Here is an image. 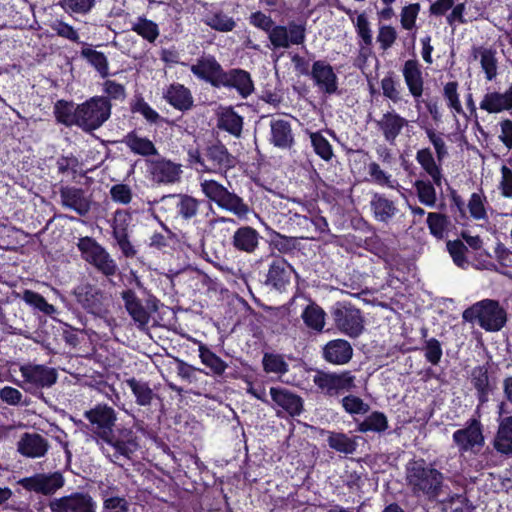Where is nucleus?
Segmentation results:
<instances>
[{
	"instance_id": "nucleus-1",
	"label": "nucleus",
	"mask_w": 512,
	"mask_h": 512,
	"mask_svg": "<svg viewBox=\"0 0 512 512\" xmlns=\"http://www.w3.org/2000/svg\"><path fill=\"white\" fill-rule=\"evenodd\" d=\"M84 416L92 425L93 432L103 442L101 449L110 461L123 467L125 461L131 460L139 448L138 437L132 428L121 427L114 430L117 415L112 407L98 404L85 411Z\"/></svg>"
},
{
	"instance_id": "nucleus-2",
	"label": "nucleus",
	"mask_w": 512,
	"mask_h": 512,
	"mask_svg": "<svg viewBox=\"0 0 512 512\" xmlns=\"http://www.w3.org/2000/svg\"><path fill=\"white\" fill-rule=\"evenodd\" d=\"M406 482L414 496L433 501L442 493L444 475L423 459L414 460L406 466Z\"/></svg>"
},
{
	"instance_id": "nucleus-3",
	"label": "nucleus",
	"mask_w": 512,
	"mask_h": 512,
	"mask_svg": "<svg viewBox=\"0 0 512 512\" xmlns=\"http://www.w3.org/2000/svg\"><path fill=\"white\" fill-rule=\"evenodd\" d=\"M249 19L252 25L267 32L275 50L288 49L291 45H300L305 41L306 28L303 24L291 21L287 26L274 25L273 19L260 11L252 13Z\"/></svg>"
},
{
	"instance_id": "nucleus-4",
	"label": "nucleus",
	"mask_w": 512,
	"mask_h": 512,
	"mask_svg": "<svg viewBox=\"0 0 512 512\" xmlns=\"http://www.w3.org/2000/svg\"><path fill=\"white\" fill-rule=\"evenodd\" d=\"M463 319L477 322L487 331H499L506 323V312L495 300H482L463 312Z\"/></svg>"
},
{
	"instance_id": "nucleus-5",
	"label": "nucleus",
	"mask_w": 512,
	"mask_h": 512,
	"mask_svg": "<svg viewBox=\"0 0 512 512\" xmlns=\"http://www.w3.org/2000/svg\"><path fill=\"white\" fill-rule=\"evenodd\" d=\"M201 191L218 207L233 213L238 218L244 219L250 213L249 206L237 194L230 192L226 187L215 180H203L200 183Z\"/></svg>"
},
{
	"instance_id": "nucleus-6",
	"label": "nucleus",
	"mask_w": 512,
	"mask_h": 512,
	"mask_svg": "<svg viewBox=\"0 0 512 512\" xmlns=\"http://www.w3.org/2000/svg\"><path fill=\"white\" fill-rule=\"evenodd\" d=\"M82 258L93 265L100 273L109 277L117 273L118 266L104 247L91 237L79 239L77 244Z\"/></svg>"
},
{
	"instance_id": "nucleus-7",
	"label": "nucleus",
	"mask_w": 512,
	"mask_h": 512,
	"mask_svg": "<svg viewBox=\"0 0 512 512\" xmlns=\"http://www.w3.org/2000/svg\"><path fill=\"white\" fill-rule=\"evenodd\" d=\"M111 105L104 97H95L78 105V126L85 131L99 128L110 116Z\"/></svg>"
},
{
	"instance_id": "nucleus-8",
	"label": "nucleus",
	"mask_w": 512,
	"mask_h": 512,
	"mask_svg": "<svg viewBox=\"0 0 512 512\" xmlns=\"http://www.w3.org/2000/svg\"><path fill=\"white\" fill-rule=\"evenodd\" d=\"M355 376L350 371L341 373L317 371L313 383L318 391L326 396L334 397L355 388Z\"/></svg>"
},
{
	"instance_id": "nucleus-9",
	"label": "nucleus",
	"mask_w": 512,
	"mask_h": 512,
	"mask_svg": "<svg viewBox=\"0 0 512 512\" xmlns=\"http://www.w3.org/2000/svg\"><path fill=\"white\" fill-rule=\"evenodd\" d=\"M335 326L350 337H358L364 330L361 311L347 303H336L331 311Z\"/></svg>"
},
{
	"instance_id": "nucleus-10",
	"label": "nucleus",
	"mask_w": 512,
	"mask_h": 512,
	"mask_svg": "<svg viewBox=\"0 0 512 512\" xmlns=\"http://www.w3.org/2000/svg\"><path fill=\"white\" fill-rule=\"evenodd\" d=\"M20 372L23 381L18 385L29 392L34 389L49 388L56 383L58 378L54 368L39 364L22 365Z\"/></svg>"
},
{
	"instance_id": "nucleus-11",
	"label": "nucleus",
	"mask_w": 512,
	"mask_h": 512,
	"mask_svg": "<svg viewBox=\"0 0 512 512\" xmlns=\"http://www.w3.org/2000/svg\"><path fill=\"white\" fill-rule=\"evenodd\" d=\"M453 441L461 454L479 453L485 444L481 422L476 418L470 419L464 428L453 433Z\"/></svg>"
},
{
	"instance_id": "nucleus-12",
	"label": "nucleus",
	"mask_w": 512,
	"mask_h": 512,
	"mask_svg": "<svg viewBox=\"0 0 512 512\" xmlns=\"http://www.w3.org/2000/svg\"><path fill=\"white\" fill-rule=\"evenodd\" d=\"M18 484L26 491L50 496L55 494L64 486L65 479L62 473L58 471L51 473H37L33 476L20 479Z\"/></svg>"
},
{
	"instance_id": "nucleus-13",
	"label": "nucleus",
	"mask_w": 512,
	"mask_h": 512,
	"mask_svg": "<svg viewBox=\"0 0 512 512\" xmlns=\"http://www.w3.org/2000/svg\"><path fill=\"white\" fill-rule=\"evenodd\" d=\"M121 298L124 301V306L128 314L139 328L144 329L150 320V313L147 309L157 311L158 300L154 296H149L146 300V308L132 289L123 290L121 292Z\"/></svg>"
},
{
	"instance_id": "nucleus-14",
	"label": "nucleus",
	"mask_w": 512,
	"mask_h": 512,
	"mask_svg": "<svg viewBox=\"0 0 512 512\" xmlns=\"http://www.w3.org/2000/svg\"><path fill=\"white\" fill-rule=\"evenodd\" d=\"M48 506L52 512H96L97 508L92 496L85 492L54 498Z\"/></svg>"
},
{
	"instance_id": "nucleus-15",
	"label": "nucleus",
	"mask_w": 512,
	"mask_h": 512,
	"mask_svg": "<svg viewBox=\"0 0 512 512\" xmlns=\"http://www.w3.org/2000/svg\"><path fill=\"white\" fill-rule=\"evenodd\" d=\"M151 179L158 184H174L179 182L182 175L181 164L161 158L149 161Z\"/></svg>"
},
{
	"instance_id": "nucleus-16",
	"label": "nucleus",
	"mask_w": 512,
	"mask_h": 512,
	"mask_svg": "<svg viewBox=\"0 0 512 512\" xmlns=\"http://www.w3.org/2000/svg\"><path fill=\"white\" fill-rule=\"evenodd\" d=\"M310 76L320 92L332 95L338 91V77L333 67L327 62L323 60L315 61Z\"/></svg>"
},
{
	"instance_id": "nucleus-17",
	"label": "nucleus",
	"mask_w": 512,
	"mask_h": 512,
	"mask_svg": "<svg viewBox=\"0 0 512 512\" xmlns=\"http://www.w3.org/2000/svg\"><path fill=\"white\" fill-rule=\"evenodd\" d=\"M294 268L282 257L274 259L269 265L265 283L278 291L285 290L290 284Z\"/></svg>"
},
{
	"instance_id": "nucleus-18",
	"label": "nucleus",
	"mask_w": 512,
	"mask_h": 512,
	"mask_svg": "<svg viewBox=\"0 0 512 512\" xmlns=\"http://www.w3.org/2000/svg\"><path fill=\"white\" fill-rule=\"evenodd\" d=\"M73 294L77 302L89 313L97 314L103 307V292L90 283L75 287Z\"/></svg>"
},
{
	"instance_id": "nucleus-19",
	"label": "nucleus",
	"mask_w": 512,
	"mask_h": 512,
	"mask_svg": "<svg viewBox=\"0 0 512 512\" xmlns=\"http://www.w3.org/2000/svg\"><path fill=\"white\" fill-rule=\"evenodd\" d=\"M49 442L38 433H24L17 442V451L27 458L44 457L49 450Z\"/></svg>"
},
{
	"instance_id": "nucleus-20",
	"label": "nucleus",
	"mask_w": 512,
	"mask_h": 512,
	"mask_svg": "<svg viewBox=\"0 0 512 512\" xmlns=\"http://www.w3.org/2000/svg\"><path fill=\"white\" fill-rule=\"evenodd\" d=\"M191 72L215 87L223 83L224 71L213 57H202L191 66Z\"/></svg>"
},
{
	"instance_id": "nucleus-21",
	"label": "nucleus",
	"mask_w": 512,
	"mask_h": 512,
	"mask_svg": "<svg viewBox=\"0 0 512 512\" xmlns=\"http://www.w3.org/2000/svg\"><path fill=\"white\" fill-rule=\"evenodd\" d=\"M59 192L64 207L74 210L80 216H85L90 211L91 202L82 189L65 186Z\"/></svg>"
},
{
	"instance_id": "nucleus-22",
	"label": "nucleus",
	"mask_w": 512,
	"mask_h": 512,
	"mask_svg": "<svg viewBox=\"0 0 512 512\" xmlns=\"http://www.w3.org/2000/svg\"><path fill=\"white\" fill-rule=\"evenodd\" d=\"M376 124L384 139L390 144H394L402 129L408 125V120L395 111H387Z\"/></svg>"
},
{
	"instance_id": "nucleus-23",
	"label": "nucleus",
	"mask_w": 512,
	"mask_h": 512,
	"mask_svg": "<svg viewBox=\"0 0 512 512\" xmlns=\"http://www.w3.org/2000/svg\"><path fill=\"white\" fill-rule=\"evenodd\" d=\"M352 355L353 348L344 339L331 340L323 347V358L331 364H346L351 360Z\"/></svg>"
},
{
	"instance_id": "nucleus-24",
	"label": "nucleus",
	"mask_w": 512,
	"mask_h": 512,
	"mask_svg": "<svg viewBox=\"0 0 512 512\" xmlns=\"http://www.w3.org/2000/svg\"><path fill=\"white\" fill-rule=\"evenodd\" d=\"M405 83L409 92L415 98L416 102L423 94V77L420 65L416 60H407L402 69Z\"/></svg>"
},
{
	"instance_id": "nucleus-25",
	"label": "nucleus",
	"mask_w": 512,
	"mask_h": 512,
	"mask_svg": "<svg viewBox=\"0 0 512 512\" xmlns=\"http://www.w3.org/2000/svg\"><path fill=\"white\" fill-rule=\"evenodd\" d=\"M272 400L281 408H283L289 415H299L303 409V401L298 395L288 391L285 388L270 389Z\"/></svg>"
},
{
	"instance_id": "nucleus-26",
	"label": "nucleus",
	"mask_w": 512,
	"mask_h": 512,
	"mask_svg": "<svg viewBox=\"0 0 512 512\" xmlns=\"http://www.w3.org/2000/svg\"><path fill=\"white\" fill-rule=\"evenodd\" d=\"M221 86L235 88L244 98L249 96L254 90L250 74L241 69L225 72Z\"/></svg>"
},
{
	"instance_id": "nucleus-27",
	"label": "nucleus",
	"mask_w": 512,
	"mask_h": 512,
	"mask_svg": "<svg viewBox=\"0 0 512 512\" xmlns=\"http://www.w3.org/2000/svg\"><path fill=\"white\" fill-rule=\"evenodd\" d=\"M480 108L488 113H499L512 108V85L504 92H489L480 102Z\"/></svg>"
},
{
	"instance_id": "nucleus-28",
	"label": "nucleus",
	"mask_w": 512,
	"mask_h": 512,
	"mask_svg": "<svg viewBox=\"0 0 512 512\" xmlns=\"http://www.w3.org/2000/svg\"><path fill=\"white\" fill-rule=\"evenodd\" d=\"M260 235L250 226L238 228L233 237L232 244L238 251L253 253L258 247Z\"/></svg>"
},
{
	"instance_id": "nucleus-29",
	"label": "nucleus",
	"mask_w": 512,
	"mask_h": 512,
	"mask_svg": "<svg viewBox=\"0 0 512 512\" xmlns=\"http://www.w3.org/2000/svg\"><path fill=\"white\" fill-rule=\"evenodd\" d=\"M271 142L279 148H290L294 138L288 121L278 119L271 122Z\"/></svg>"
},
{
	"instance_id": "nucleus-30",
	"label": "nucleus",
	"mask_w": 512,
	"mask_h": 512,
	"mask_svg": "<svg viewBox=\"0 0 512 512\" xmlns=\"http://www.w3.org/2000/svg\"><path fill=\"white\" fill-rule=\"evenodd\" d=\"M370 206L376 220L384 223H388L397 212L393 201L377 193L373 195Z\"/></svg>"
},
{
	"instance_id": "nucleus-31",
	"label": "nucleus",
	"mask_w": 512,
	"mask_h": 512,
	"mask_svg": "<svg viewBox=\"0 0 512 512\" xmlns=\"http://www.w3.org/2000/svg\"><path fill=\"white\" fill-rule=\"evenodd\" d=\"M205 155L207 159L211 161L212 164L220 170H227L229 168H232L234 167L236 162L235 158L228 152L227 148L221 143H216L208 146Z\"/></svg>"
},
{
	"instance_id": "nucleus-32",
	"label": "nucleus",
	"mask_w": 512,
	"mask_h": 512,
	"mask_svg": "<svg viewBox=\"0 0 512 512\" xmlns=\"http://www.w3.org/2000/svg\"><path fill=\"white\" fill-rule=\"evenodd\" d=\"M494 448L502 454H512V416L500 421L494 439Z\"/></svg>"
},
{
	"instance_id": "nucleus-33",
	"label": "nucleus",
	"mask_w": 512,
	"mask_h": 512,
	"mask_svg": "<svg viewBox=\"0 0 512 512\" xmlns=\"http://www.w3.org/2000/svg\"><path fill=\"white\" fill-rule=\"evenodd\" d=\"M416 160L425 170V172L432 178L433 183L437 187H441L443 180L441 168L436 164L431 150L429 148L419 150L416 154Z\"/></svg>"
},
{
	"instance_id": "nucleus-34",
	"label": "nucleus",
	"mask_w": 512,
	"mask_h": 512,
	"mask_svg": "<svg viewBox=\"0 0 512 512\" xmlns=\"http://www.w3.org/2000/svg\"><path fill=\"white\" fill-rule=\"evenodd\" d=\"M471 383L477 390L480 403L486 402L489 393L492 391L487 368L484 366L475 367L471 372Z\"/></svg>"
},
{
	"instance_id": "nucleus-35",
	"label": "nucleus",
	"mask_w": 512,
	"mask_h": 512,
	"mask_svg": "<svg viewBox=\"0 0 512 512\" xmlns=\"http://www.w3.org/2000/svg\"><path fill=\"white\" fill-rule=\"evenodd\" d=\"M327 442L331 449L343 453L353 454L357 449L356 437H349L345 433L328 431Z\"/></svg>"
},
{
	"instance_id": "nucleus-36",
	"label": "nucleus",
	"mask_w": 512,
	"mask_h": 512,
	"mask_svg": "<svg viewBox=\"0 0 512 512\" xmlns=\"http://www.w3.org/2000/svg\"><path fill=\"white\" fill-rule=\"evenodd\" d=\"M165 98L172 106L180 110H186L192 105L189 90L180 84H172L167 89Z\"/></svg>"
},
{
	"instance_id": "nucleus-37",
	"label": "nucleus",
	"mask_w": 512,
	"mask_h": 512,
	"mask_svg": "<svg viewBox=\"0 0 512 512\" xmlns=\"http://www.w3.org/2000/svg\"><path fill=\"white\" fill-rule=\"evenodd\" d=\"M123 142L130 148V150L141 156L156 155L157 149L155 145L148 138L140 137L134 132L127 134Z\"/></svg>"
},
{
	"instance_id": "nucleus-38",
	"label": "nucleus",
	"mask_w": 512,
	"mask_h": 512,
	"mask_svg": "<svg viewBox=\"0 0 512 512\" xmlns=\"http://www.w3.org/2000/svg\"><path fill=\"white\" fill-rule=\"evenodd\" d=\"M170 197L175 200L177 213L183 219L189 220L197 215L199 200L187 194H176Z\"/></svg>"
},
{
	"instance_id": "nucleus-39",
	"label": "nucleus",
	"mask_w": 512,
	"mask_h": 512,
	"mask_svg": "<svg viewBox=\"0 0 512 512\" xmlns=\"http://www.w3.org/2000/svg\"><path fill=\"white\" fill-rule=\"evenodd\" d=\"M126 384L134 394L138 405L149 406L152 403L155 394L147 382L130 378L126 380Z\"/></svg>"
},
{
	"instance_id": "nucleus-40",
	"label": "nucleus",
	"mask_w": 512,
	"mask_h": 512,
	"mask_svg": "<svg viewBox=\"0 0 512 512\" xmlns=\"http://www.w3.org/2000/svg\"><path fill=\"white\" fill-rule=\"evenodd\" d=\"M54 114L59 123L66 126H78V107L74 108L72 103L60 100L55 104Z\"/></svg>"
},
{
	"instance_id": "nucleus-41",
	"label": "nucleus",
	"mask_w": 512,
	"mask_h": 512,
	"mask_svg": "<svg viewBox=\"0 0 512 512\" xmlns=\"http://www.w3.org/2000/svg\"><path fill=\"white\" fill-rule=\"evenodd\" d=\"M304 323L315 331H322L325 325V312L316 304L308 305L302 313Z\"/></svg>"
},
{
	"instance_id": "nucleus-42",
	"label": "nucleus",
	"mask_w": 512,
	"mask_h": 512,
	"mask_svg": "<svg viewBox=\"0 0 512 512\" xmlns=\"http://www.w3.org/2000/svg\"><path fill=\"white\" fill-rule=\"evenodd\" d=\"M219 128L224 129L234 136H240L243 126L242 118L232 109H226L219 118Z\"/></svg>"
},
{
	"instance_id": "nucleus-43",
	"label": "nucleus",
	"mask_w": 512,
	"mask_h": 512,
	"mask_svg": "<svg viewBox=\"0 0 512 512\" xmlns=\"http://www.w3.org/2000/svg\"><path fill=\"white\" fill-rule=\"evenodd\" d=\"M388 428V421L386 416L380 412H373L358 424V431L360 432H383Z\"/></svg>"
},
{
	"instance_id": "nucleus-44",
	"label": "nucleus",
	"mask_w": 512,
	"mask_h": 512,
	"mask_svg": "<svg viewBox=\"0 0 512 512\" xmlns=\"http://www.w3.org/2000/svg\"><path fill=\"white\" fill-rule=\"evenodd\" d=\"M434 185L427 180H417L414 184L419 201L428 207H434L437 201Z\"/></svg>"
},
{
	"instance_id": "nucleus-45",
	"label": "nucleus",
	"mask_w": 512,
	"mask_h": 512,
	"mask_svg": "<svg viewBox=\"0 0 512 512\" xmlns=\"http://www.w3.org/2000/svg\"><path fill=\"white\" fill-rule=\"evenodd\" d=\"M199 357L202 363L209 367L215 374L221 375L227 368L225 362L205 345L201 344L199 346Z\"/></svg>"
},
{
	"instance_id": "nucleus-46",
	"label": "nucleus",
	"mask_w": 512,
	"mask_h": 512,
	"mask_svg": "<svg viewBox=\"0 0 512 512\" xmlns=\"http://www.w3.org/2000/svg\"><path fill=\"white\" fill-rule=\"evenodd\" d=\"M204 22L212 29L220 32L232 31L235 27V21L222 12L209 14L205 17Z\"/></svg>"
},
{
	"instance_id": "nucleus-47",
	"label": "nucleus",
	"mask_w": 512,
	"mask_h": 512,
	"mask_svg": "<svg viewBox=\"0 0 512 512\" xmlns=\"http://www.w3.org/2000/svg\"><path fill=\"white\" fill-rule=\"evenodd\" d=\"M443 510L444 512H472L473 507L464 494H454L443 501Z\"/></svg>"
},
{
	"instance_id": "nucleus-48",
	"label": "nucleus",
	"mask_w": 512,
	"mask_h": 512,
	"mask_svg": "<svg viewBox=\"0 0 512 512\" xmlns=\"http://www.w3.org/2000/svg\"><path fill=\"white\" fill-rule=\"evenodd\" d=\"M82 55L88 60V62L95 67V69L105 77L108 74V61L106 56L93 49H83Z\"/></svg>"
},
{
	"instance_id": "nucleus-49",
	"label": "nucleus",
	"mask_w": 512,
	"mask_h": 512,
	"mask_svg": "<svg viewBox=\"0 0 512 512\" xmlns=\"http://www.w3.org/2000/svg\"><path fill=\"white\" fill-rule=\"evenodd\" d=\"M314 151L325 161L333 156V150L328 140L319 132L310 135Z\"/></svg>"
},
{
	"instance_id": "nucleus-50",
	"label": "nucleus",
	"mask_w": 512,
	"mask_h": 512,
	"mask_svg": "<svg viewBox=\"0 0 512 512\" xmlns=\"http://www.w3.org/2000/svg\"><path fill=\"white\" fill-rule=\"evenodd\" d=\"M23 299L26 303L34 306L47 315H51L56 311L55 307L49 304L42 295L31 290H26L24 292Z\"/></svg>"
},
{
	"instance_id": "nucleus-51",
	"label": "nucleus",
	"mask_w": 512,
	"mask_h": 512,
	"mask_svg": "<svg viewBox=\"0 0 512 512\" xmlns=\"http://www.w3.org/2000/svg\"><path fill=\"white\" fill-rule=\"evenodd\" d=\"M132 29L149 42H153L159 35L157 25L154 22L143 18L138 19Z\"/></svg>"
},
{
	"instance_id": "nucleus-52",
	"label": "nucleus",
	"mask_w": 512,
	"mask_h": 512,
	"mask_svg": "<svg viewBox=\"0 0 512 512\" xmlns=\"http://www.w3.org/2000/svg\"><path fill=\"white\" fill-rule=\"evenodd\" d=\"M427 224L432 235L442 238L448 225L447 217L435 212L428 213Z\"/></svg>"
},
{
	"instance_id": "nucleus-53",
	"label": "nucleus",
	"mask_w": 512,
	"mask_h": 512,
	"mask_svg": "<svg viewBox=\"0 0 512 512\" xmlns=\"http://www.w3.org/2000/svg\"><path fill=\"white\" fill-rule=\"evenodd\" d=\"M481 67L486 74L488 80H492L497 75V60L495 52L490 49H483L481 51Z\"/></svg>"
},
{
	"instance_id": "nucleus-54",
	"label": "nucleus",
	"mask_w": 512,
	"mask_h": 512,
	"mask_svg": "<svg viewBox=\"0 0 512 512\" xmlns=\"http://www.w3.org/2000/svg\"><path fill=\"white\" fill-rule=\"evenodd\" d=\"M131 221V215L125 210H117L114 214L112 229L113 237L127 235V228Z\"/></svg>"
},
{
	"instance_id": "nucleus-55",
	"label": "nucleus",
	"mask_w": 512,
	"mask_h": 512,
	"mask_svg": "<svg viewBox=\"0 0 512 512\" xmlns=\"http://www.w3.org/2000/svg\"><path fill=\"white\" fill-rule=\"evenodd\" d=\"M447 249L453 258L454 263L461 268H464L468 261L465 256L467 247L460 240L448 241Z\"/></svg>"
},
{
	"instance_id": "nucleus-56",
	"label": "nucleus",
	"mask_w": 512,
	"mask_h": 512,
	"mask_svg": "<svg viewBox=\"0 0 512 512\" xmlns=\"http://www.w3.org/2000/svg\"><path fill=\"white\" fill-rule=\"evenodd\" d=\"M263 366L266 372L283 374L288 371V364L280 355L265 354Z\"/></svg>"
},
{
	"instance_id": "nucleus-57",
	"label": "nucleus",
	"mask_w": 512,
	"mask_h": 512,
	"mask_svg": "<svg viewBox=\"0 0 512 512\" xmlns=\"http://www.w3.org/2000/svg\"><path fill=\"white\" fill-rule=\"evenodd\" d=\"M342 406L350 414H365L369 410V405L354 395L345 396L342 399Z\"/></svg>"
},
{
	"instance_id": "nucleus-58",
	"label": "nucleus",
	"mask_w": 512,
	"mask_h": 512,
	"mask_svg": "<svg viewBox=\"0 0 512 512\" xmlns=\"http://www.w3.org/2000/svg\"><path fill=\"white\" fill-rule=\"evenodd\" d=\"M368 174L375 183L379 185H386L389 188H395V181L391 180V175L383 171L378 163L371 162L368 165Z\"/></svg>"
},
{
	"instance_id": "nucleus-59",
	"label": "nucleus",
	"mask_w": 512,
	"mask_h": 512,
	"mask_svg": "<svg viewBox=\"0 0 512 512\" xmlns=\"http://www.w3.org/2000/svg\"><path fill=\"white\" fill-rule=\"evenodd\" d=\"M457 82H448L444 86V97L448 101V106L453 109L456 113H463V108L457 93Z\"/></svg>"
},
{
	"instance_id": "nucleus-60",
	"label": "nucleus",
	"mask_w": 512,
	"mask_h": 512,
	"mask_svg": "<svg viewBox=\"0 0 512 512\" xmlns=\"http://www.w3.org/2000/svg\"><path fill=\"white\" fill-rule=\"evenodd\" d=\"M420 11V4L413 3L402 8L401 25L406 30H411L415 26L417 15Z\"/></svg>"
},
{
	"instance_id": "nucleus-61",
	"label": "nucleus",
	"mask_w": 512,
	"mask_h": 512,
	"mask_svg": "<svg viewBox=\"0 0 512 512\" xmlns=\"http://www.w3.org/2000/svg\"><path fill=\"white\" fill-rule=\"evenodd\" d=\"M397 39V32L394 27L383 25L379 27L377 41L382 50L389 49Z\"/></svg>"
},
{
	"instance_id": "nucleus-62",
	"label": "nucleus",
	"mask_w": 512,
	"mask_h": 512,
	"mask_svg": "<svg viewBox=\"0 0 512 512\" xmlns=\"http://www.w3.org/2000/svg\"><path fill=\"white\" fill-rule=\"evenodd\" d=\"M425 358L432 365H437L442 357V348L440 342L431 338L425 342Z\"/></svg>"
},
{
	"instance_id": "nucleus-63",
	"label": "nucleus",
	"mask_w": 512,
	"mask_h": 512,
	"mask_svg": "<svg viewBox=\"0 0 512 512\" xmlns=\"http://www.w3.org/2000/svg\"><path fill=\"white\" fill-rule=\"evenodd\" d=\"M356 29L359 37L362 39L366 46L372 44V31L370 28L369 21L365 14H360L356 20Z\"/></svg>"
},
{
	"instance_id": "nucleus-64",
	"label": "nucleus",
	"mask_w": 512,
	"mask_h": 512,
	"mask_svg": "<svg viewBox=\"0 0 512 512\" xmlns=\"http://www.w3.org/2000/svg\"><path fill=\"white\" fill-rule=\"evenodd\" d=\"M501 181L499 184V189L501 190V194L506 198L512 197V170L503 165L501 168Z\"/></svg>"
}]
</instances>
